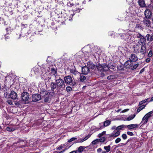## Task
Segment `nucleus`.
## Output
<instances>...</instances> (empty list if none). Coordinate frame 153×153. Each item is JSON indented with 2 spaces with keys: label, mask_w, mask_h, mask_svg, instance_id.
Instances as JSON below:
<instances>
[{
  "label": "nucleus",
  "mask_w": 153,
  "mask_h": 153,
  "mask_svg": "<svg viewBox=\"0 0 153 153\" xmlns=\"http://www.w3.org/2000/svg\"><path fill=\"white\" fill-rule=\"evenodd\" d=\"M81 9H80V8H77V10H75V9H74V10L75 11H76V12H80V10H81Z\"/></svg>",
  "instance_id": "52"
},
{
  "label": "nucleus",
  "mask_w": 153,
  "mask_h": 153,
  "mask_svg": "<svg viewBox=\"0 0 153 153\" xmlns=\"http://www.w3.org/2000/svg\"><path fill=\"white\" fill-rule=\"evenodd\" d=\"M122 138L124 140L126 139L127 137V135L126 134H122Z\"/></svg>",
  "instance_id": "41"
},
{
  "label": "nucleus",
  "mask_w": 153,
  "mask_h": 153,
  "mask_svg": "<svg viewBox=\"0 0 153 153\" xmlns=\"http://www.w3.org/2000/svg\"><path fill=\"white\" fill-rule=\"evenodd\" d=\"M133 47L134 49V51L135 53H140V47L138 44H136L134 45Z\"/></svg>",
  "instance_id": "17"
},
{
  "label": "nucleus",
  "mask_w": 153,
  "mask_h": 153,
  "mask_svg": "<svg viewBox=\"0 0 153 153\" xmlns=\"http://www.w3.org/2000/svg\"><path fill=\"white\" fill-rule=\"evenodd\" d=\"M144 71V68L142 69L141 70V71H140V74H141V73H142V72H143Z\"/></svg>",
  "instance_id": "62"
},
{
  "label": "nucleus",
  "mask_w": 153,
  "mask_h": 153,
  "mask_svg": "<svg viewBox=\"0 0 153 153\" xmlns=\"http://www.w3.org/2000/svg\"><path fill=\"white\" fill-rule=\"evenodd\" d=\"M138 125L137 124H132L126 126V128H128L129 130H131L134 128H137Z\"/></svg>",
  "instance_id": "18"
},
{
  "label": "nucleus",
  "mask_w": 153,
  "mask_h": 153,
  "mask_svg": "<svg viewBox=\"0 0 153 153\" xmlns=\"http://www.w3.org/2000/svg\"><path fill=\"white\" fill-rule=\"evenodd\" d=\"M129 60L133 62H135L138 60V58L137 55L135 54H132L129 58Z\"/></svg>",
  "instance_id": "14"
},
{
  "label": "nucleus",
  "mask_w": 153,
  "mask_h": 153,
  "mask_svg": "<svg viewBox=\"0 0 153 153\" xmlns=\"http://www.w3.org/2000/svg\"><path fill=\"white\" fill-rule=\"evenodd\" d=\"M102 150V149L101 148H99L97 150V152L98 153H101Z\"/></svg>",
  "instance_id": "51"
},
{
  "label": "nucleus",
  "mask_w": 153,
  "mask_h": 153,
  "mask_svg": "<svg viewBox=\"0 0 153 153\" xmlns=\"http://www.w3.org/2000/svg\"><path fill=\"white\" fill-rule=\"evenodd\" d=\"M40 94L41 95V99L43 100L45 102H48L49 99V95L50 93L46 91H43L41 92Z\"/></svg>",
  "instance_id": "8"
},
{
  "label": "nucleus",
  "mask_w": 153,
  "mask_h": 153,
  "mask_svg": "<svg viewBox=\"0 0 153 153\" xmlns=\"http://www.w3.org/2000/svg\"><path fill=\"white\" fill-rule=\"evenodd\" d=\"M91 136V135L90 134H88L87 136H86L84 139H82V141L83 142L87 139H88V138H89Z\"/></svg>",
  "instance_id": "39"
},
{
  "label": "nucleus",
  "mask_w": 153,
  "mask_h": 153,
  "mask_svg": "<svg viewBox=\"0 0 153 153\" xmlns=\"http://www.w3.org/2000/svg\"><path fill=\"white\" fill-rule=\"evenodd\" d=\"M7 102L10 105H13V103L12 101L10 100H8L7 101Z\"/></svg>",
  "instance_id": "46"
},
{
  "label": "nucleus",
  "mask_w": 153,
  "mask_h": 153,
  "mask_svg": "<svg viewBox=\"0 0 153 153\" xmlns=\"http://www.w3.org/2000/svg\"><path fill=\"white\" fill-rule=\"evenodd\" d=\"M153 113L152 111H151L146 114L144 116L147 119H149L151 116L152 114Z\"/></svg>",
  "instance_id": "26"
},
{
  "label": "nucleus",
  "mask_w": 153,
  "mask_h": 153,
  "mask_svg": "<svg viewBox=\"0 0 153 153\" xmlns=\"http://www.w3.org/2000/svg\"><path fill=\"white\" fill-rule=\"evenodd\" d=\"M153 54L152 51V50H150L148 54V56L149 57H150L152 56Z\"/></svg>",
  "instance_id": "36"
},
{
  "label": "nucleus",
  "mask_w": 153,
  "mask_h": 153,
  "mask_svg": "<svg viewBox=\"0 0 153 153\" xmlns=\"http://www.w3.org/2000/svg\"><path fill=\"white\" fill-rule=\"evenodd\" d=\"M125 128H126V126L122 125L118 126L112 133L108 135V137L114 138L119 136L120 134V131L124 129Z\"/></svg>",
  "instance_id": "4"
},
{
  "label": "nucleus",
  "mask_w": 153,
  "mask_h": 153,
  "mask_svg": "<svg viewBox=\"0 0 153 153\" xmlns=\"http://www.w3.org/2000/svg\"><path fill=\"white\" fill-rule=\"evenodd\" d=\"M135 117V115L130 116L127 117V120L128 121L131 120L133 119Z\"/></svg>",
  "instance_id": "27"
},
{
  "label": "nucleus",
  "mask_w": 153,
  "mask_h": 153,
  "mask_svg": "<svg viewBox=\"0 0 153 153\" xmlns=\"http://www.w3.org/2000/svg\"><path fill=\"white\" fill-rule=\"evenodd\" d=\"M150 61V59L149 58H147L146 59V62L147 63L149 62Z\"/></svg>",
  "instance_id": "53"
},
{
  "label": "nucleus",
  "mask_w": 153,
  "mask_h": 153,
  "mask_svg": "<svg viewBox=\"0 0 153 153\" xmlns=\"http://www.w3.org/2000/svg\"><path fill=\"white\" fill-rule=\"evenodd\" d=\"M115 78V76L114 75H110L107 77L108 79H113Z\"/></svg>",
  "instance_id": "37"
},
{
  "label": "nucleus",
  "mask_w": 153,
  "mask_h": 153,
  "mask_svg": "<svg viewBox=\"0 0 153 153\" xmlns=\"http://www.w3.org/2000/svg\"><path fill=\"white\" fill-rule=\"evenodd\" d=\"M66 150V149H65L59 152L58 153H63V152H64L65 151V150Z\"/></svg>",
  "instance_id": "63"
},
{
  "label": "nucleus",
  "mask_w": 153,
  "mask_h": 153,
  "mask_svg": "<svg viewBox=\"0 0 153 153\" xmlns=\"http://www.w3.org/2000/svg\"><path fill=\"white\" fill-rule=\"evenodd\" d=\"M97 69L99 71V74H100L101 76H104V74L102 72H105L109 70H112V71H114L116 70V66L115 64L113 63L110 64L109 65H107L105 64L102 65H99L97 66ZM111 71H112L111 70Z\"/></svg>",
  "instance_id": "1"
},
{
  "label": "nucleus",
  "mask_w": 153,
  "mask_h": 153,
  "mask_svg": "<svg viewBox=\"0 0 153 153\" xmlns=\"http://www.w3.org/2000/svg\"><path fill=\"white\" fill-rule=\"evenodd\" d=\"M116 126H112L111 128V129L112 130H115L116 129Z\"/></svg>",
  "instance_id": "56"
},
{
  "label": "nucleus",
  "mask_w": 153,
  "mask_h": 153,
  "mask_svg": "<svg viewBox=\"0 0 153 153\" xmlns=\"http://www.w3.org/2000/svg\"><path fill=\"white\" fill-rule=\"evenodd\" d=\"M106 133V131H103L102 132H101L98 135L97 137H98L100 138L102 136L104 135V134H105Z\"/></svg>",
  "instance_id": "28"
},
{
  "label": "nucleus",
  "mask_w": 153,
  "mask_h": 153,
  "mask_svg": "<svg viewBox=\"0 0 153 153\" xmlns=\"http://www.w3.org/2000/svg\"><path fill=\"white\" fill-rule=\"evenodd\" d=\"M51 73L53 75V76L55 77V76H56L55 74L56 73V71L53 68H51Z\"/></svg>",
  "instance_id": "35"
},
{
  "label": "nucleus",
  "mask_w": 153,
  "mask_h": 153,
  "mask_svg": "<svg viewBox=\"0 0 153 153\" xmlns=\"http://www.w3.org/2000/svg\"><path fill=\"white\" fill-rule=\"evenodd\" d=\"M50 80V78L49 77L46 78V79H45V81L46 84H47V83Z\"/></svg>",
  "instance_id": "48"
},
{
  "label": "nucleus",
  "mask_w": 153,
  "mask_h": 153,
  "mask_svg": "<svg viewBox=\"0 0 153 153\" xmlns=\"http://www.w3.org/2000/svg\"><path fill=\"white\" fill-rule=\"evenodd\" d=\"M54 79L56 82H52L50 85L52 90H54L56 88L58 89H60L65 88V85L64 80L59 77L58 78L57 76H55Z\"/></svg>",
  "instance_id": "2"
},
{
  "label": "nucleus",
  "mask_w": 153,
  "mask_h": 153,
  "mask_svg": "<svg viewBox=\"0 0 153 153\" xmlns=\"http://www.w3.org/2000/svg\"><path fill=\"white\" fill-rule=\"evenodd\" d=\"M41 99V95L35 94L32 96V100L33 102H36Z\"/></svg>",
  "instance_id": "11"
},
{
  "label": "nucleus",
  "mask_w": 153,
  "mask_h": 153,
  "mask_svg": "<svg viewBox=\"0 0 153 153\" xmlns=\"http://www.w3.org/2000/svg\"><path fill=\"white\" fill-rule=\"evenodd\" d=\"M82 74H87L89 72V69L88 66H85L82 67Z\"/></svg>",
  "instance_id": "15"
},
{
  "label": "nucleus",
  "mask_w": 153,
  "mask_h": 153,
  "mask_svg": "<svg viewBox=\"0 0 153 153\" xmlns=\"http://www.w3.org/2000/svg\"><path fill=\"white\" fill-rule=\"evenodd\" d=\"M153 101V97H152L151 98V100L149 101V102H151Z\"/></svg>",
  "instance_id": "64"
},
{
  "label": "nucleus",
  "mask_w": 153,
  "mask_h": 153,
  "mask_svg": "<svg viewBox=\"0 0 153 153\" xmlns=\"http://www.w3.org/2000/svg\"><path fill=\"white\" fill-rule=\"evenodd\" d=\"M21 97L22 101L25 104L29 102L28 100L30 99V95L27 92H24L21 94Z\"/></svg>",
  "instance_id": "7"
},
{
  "label": "nucleus",
  "mask_w": 153,
  "mask_h": 153,
  "mask_svg": "<svg viewBox=\"0 0 153 153\" xmlns=\"http://www.w3.org/2000/svg\"><path fill=\"white\" fill-rule=\"evenodd\" d=\"M99 65V64H98V65ZM87 66L88 67V68H89V69H95V70H96V68L97 69V70H98V69H97V65L96 66L95 65H94L91 62H88L87 64ZM97 71H98V70H97Z\"/></svg>",
  "instance_id": "13"
},
{
  "label": "nucleus",
  "mask_w": 153,
  "mask_h": 153,
  "mask_svg": "<svg viewBox=\"0 0 153 153\" xmlns=\"http://www.w3.org/2000/svg\"><path fill=\"white\" fill-rule=\"evenodd\" d=\"M138 2L140 7H146L144 0H138Z\"/></svg>",
  "instance_id": "20"
},
{
  "label": "nucleus",
  "mask_w": 153,
  "mask_h": 153,
  "mask_svg": "<svg viewBox=\"0 0 153 153\" xmlns=\"http://www.w3.org/2000/svg\"><path fill=\"white\" fill-rule=\"evenodd\" d=\"M91 136V135L90 134H88L87 136H86L84 139H82V141L83 142L87 139H88V138H89Z\"/></svg>",
  "instance_id": "38"
},
{
  "label": "nucleus",
  "mask_w": 153,
  "mask_h": 153,
  "mask_svg": "<svg viewBox=\"0 0 153 153\" xmlns=\"http://www.w3.org/2000/svg\"><path fill=\"white\" fill-rule=\"evenodd\" d=\"M124 33H120V36L121 39L127 43L131 44L134 41V37L132 36V32L129 30H124Z\"/></svg>",
  "instance_id": "3"
},
{
  "label": "nucleus",
  "mask_w": 153,
  "mask_h": 153,
  "mask_svg": "<svg viewBox=\"0 0 153 153\" xmlns=\"http://www.w3.org/2000/svg\"><path fill=\"white\" fill-rule=\"evenodd\" d=\"M121 139L120 137H118L115 140V143H118L121 141Z\"/></svg>",
  "instance_id": "44"
},
{
  "label": "nucleus",
  "mask_w": 153,
  "mask_h": 153,
  "mask_svg": "<svg viewBox=\"0 0 153 153\" xmlns=\"http://www.w3.org/2000/svg\"><path fill=\"white\" fill-rule=\"evenodd\" d=\"M135 28L141 30L143 28L139 24H136Z\"/></svg>",
  "instance_id": "31"
},
{
  "label": "nucleus",
  "mask_w": 153,
  "mask_h": 153,
  "mask_svg": "<svg viewBox=\"0 0 153 153\" xmlns=\"http://www.w3.org/2000/svg\"><path fill=\"white\" fill-rule=\"evenodd\" d=\"M117 69L119 70H121L123 68H122V67L120 66L117 67Z\"/></svg>",
  "instance_id": "60"
},
{
  "label": "nucleus",
  "mask_w": 153,
  "mask_h": 153,
  "mask_svg": "<svg viewBox=\"0 0 153 153\" xmlns=\"http://www.w3.org/2000/svg\"><path fill=\"white\" fill-rule=\"evenodd\" d=\"M99 142V139H96V140H94L92 142V143L93 144L95 145L97 144Z\"/></svg>",
  "instance_id": "30"
},
{
  "label": "nucleus",
  "mask_w": 153,
  "mask_h": 153,
  "mask_svg": "<svg viewBox=\"0 0 153 153\" xmlns=\"http://www.w3.org/2000/svg\"><path fill=\"white\" fill-rule=\"evenodd\" d=\"M128 110H129V109H124L122 111V113H124V112H127L128 111Z\"/></svg>",
  "instance_id": "54"
},
{
  "label": "nucleus",
  "mask_w": 153,
  "mask_h": 153,
  "mask_svg": "<svg viewBox=\"0 0 153 153\" xmlns=\"http://www.w3.org/2000/svg\"><path fill=\"white\" fill-rule=\"evenodd\" d=\"M143 23L146 26L149 27L150 25V20L148 19L144 20L143 21Z\"/></svg>",
  "instance_id": "21"
},
{
  "label": "nucleus",
  "mask_w": 153,
  "mask_h": 153,
  "mask_svg": "<svg viewBox=\"0 0 153 153\" xmlns=\"http://www.w3.org/2000/svg\"><path fill=\"white\" fill-rule=\"evenodd\" d=\"M149 99H147L146 100H142L140 102L139 104L140 105H141L143 103H145L147 101V100Z\"/></svg>",
  "instance_id": "43"
},
{
  "label": "nucleus",
  "mask_w": 153,
  "mask_h": 153,
  "mask_svg": "<svg viewBox=\"0 0 153 153\" xmlns=\"http://www.w3.org/2000/svg\"><path fill=\"white\" fill-rule=\"evenodd\" d=\"M72 89V88L70 86H68L66 88V91L68 92L71 91Z\"/></svg>",
  "instance_id": "45"
},
{
  "label": "nucleus",
  "mask_w": 153,
  "mask_h": 153,
  "mask_svg": "<svg viewBox=\"0 0 153 153\" xmlns=\"http://www.w3.org/2000/svg\"><path fill=\"white\" fill-rule=\"evenodd\" d=\"M148 120V119L144 116L142 119L141 123H142V125H144L147 123Z\"/></svg>",
  "instance_id": "22"
},
{
  "label": "nucleus",
  "mask_w": 153,
  "mask_h": 153,
  "mask_svg": "<svg viewBox=\"0 0 153 153\" xmlns=\"http://www.w3.org/2000/svg\"><path fill=\"white\" fill-rule=\"evenodd\" d=\"M84 149V147L82 146H80L78 148V150H76L77 153H79L82 152Z\"/></svg>",
  "instance_id": "23"
},
{
  "label": "nucleus",
  "mask_w": 153,
  "mask_h": 153,
  "mask_svg": "<svg viewBox=\"0 0 153 153\" xmlns=\"http://www.w3.org/2000/svg\"><path fill=\"white\" fill-rule=\"evenodd\" d=\"M104 149L105 150L106 152L107 153L110 150L111 146L110 145H108L107 146H105L104 147Z\"/></svg>",
  "instance_id": "25"
},
{
  "label": "nucleus",
  "mask_w": 153,
  "mask_h": 153,
  "mask_svg": "<svg viewBox=\"0 0 153 153\" xmlns=\"http://www.w3.org/2000/svg\"><path fill=\"white\" fill-rule=\"evenodd\" d=\"M82 142H83L82 141V140L80 139V140H77L76 141H75L74 142V143H82Z\"/></svg>",
  "instance_id": "49"
},
{
  "label": "nucleus",
  "mask_w": 153,
  "mask_h": 153,
  "mask_svg": "<svg viewBox=\"0 0 153 153\" xmlns=\"http://www.w3.org/2000/svg\"><path fill=\"white\" fill-rule=\"evenodd\" d=\"M150 36L149 34H147L146 36V37L147 38V41H150Z\"/></svg>",
  "instance_id": "50"
},
{
  "label": "nucleus",
  "mask_w": 153,
  "mask_h": 153,
  "mask_svg": "<svg viewBox=\"0 0 153 153\" xmlns=\"http://www.w3.org/2000/svg\"><path fill=\"white\" fill-rule=\"evenodd\" d=\"M141 45V47L140 50V52L142 54L145 55L146 52V45Z\"/></svg>",
  "instance_id": "19"
},
{
  "label": "nucleus",
  "mask_w": 153,
  "mask_h": 153,
  "mask_svg": "<svg viewBox=\"0 0 153 153\" xmlns=\"http://www.w3.org/2000/svg\"><path fill=\"white\" fill-rule=\"evenodd\" d=\"M77 139L76 137H73L71 139H70V140H68V142L69 143H70L72 141H74L76 140Z\"/></svg>",
  "instance_id": "42"
},
{
  "label": "nucleus",
  "mask_w": 153,
  "mask_h": 153,
  "mask_svg": "<svg viewBox=\"0 0 153 153\" xmlns=\"http://www.w3.org/2000/svg\"><path fill=\"white\" fill-rule=\"evenodd\" d=\"M139 65L138 63L134 64L133 62L129 60L125 63L124 65L125 67L126 68H129L131 70H133L136 69L138 67Z\"/></svg>",
  "instance_id": "5"
},
{
  "label": "nucleus",
  "mask_w": 153,
  "mask_h": 153,
  "mask_svg": "<svg viewBox=\"0 0 153 153\" xmlns=\"http://www.w3.org/2000/svg\"><path fill=\"white\" fill-rule=\"evenodd\" d=\"M86 78V77L83 75H80L79 78V81L81 82H84L85 81Z\"/></svg>",
  "instance_id": "24"
},
{
  "label": "nucleus",
  "mask_w": 153,
  "mask_h": 153,
  "mask_svg": "<svg viewBox=\"0 0 153 153\" xmlns=\"http://www.w3.org/2000/svg\"><path fill=\"white\" fill-rule=\"evenodd\" d=\"M105 140V138L104 137H101L100 139H99V142H103Z\"/></svg>",
  "instance_id": "33"
},
{
  "label": "nucleus",
  "mask_w": 153,
  "mask_h": 153,
  "mask_svg": "<svg viewBox=\"0 0 153 153\" xmlns=\"http://www.w3.org/2000/svg\"><path fill=\"white\" fill-rule=\"evenodd\" d=\"M62 148H63L62 146H59L57 148V149L58 150H60Z\"/></svg>",
  "instance_id": "55"
},
{
  "label": "nucleus",
  "mask_w": 153,
  "mask_h": 153,
  "mask_svg": "<svg viewBox=\"0 0 153 153\" xmlns=\"http://www.w3.org/2000/svg\"><path fill=\"white\" fill-rule=\"evenodd\" d=\"M146 106L145 105H143L140 107L137 110L138 112H139L141 110L143 109Z\"/></svg>",
  "instance_id": "29"
},
{
  "label": "nucleus",
  "mask_w": 153,
  "mask_h": 153,
  "mask_svg": "<svg viewBox=\"0 0 153 153\" xmlns=\"http://www.w3.org/2000/svg\"><path fill=\"white\" fill-rule=\"evenodd\" d=\"M10 97L13 100L16 99L17 97V95L16 93L14 91H12L11 92L9 95Z\"/></svg>",
  "instance_id": "16"
},
{
  "label": "nucleus",
  "mask_w": 153,
  "mask_h": 153,
  "mask_svg": "<svg viewBox=\"0 0 153 153\" xmlns=\"http://www.w3.org/2000/svg\"><path fill=\"white\" fill-rule=\"evenodd\" d=\"M153 40V35H151L150 38V41H151Z\"/></svg>",
  "instance_id": "57"
},
{
  "label": "nucleus",
  "mask_w": 153,
  "mask_h": 153,
  "mask_svg": "<svg viewBox=\"0 0 153 153\" xmlns=\"http://www.w3.org/2000/svg\"><path fill=\"white\" fill-rule=\"evenodd\" d=\"M7 130L8 131H13L10 129V127H8L7 128Z\"/></svg>",
  "instance_id": "58"
},
{
  "label": "nucleus",
  "mask_w": 153,
  "mask_h": 153,
  "mask_svg": "<svg viewBox=\"0 0 153 153\" xmlns=\"http://www.w3.org/2000/svg\"><path fill=\"white\" fill-rule=\"evenodd\" d=\"M64 80L65 81L66 83L68 84L72 83L73 86H74L75 84V83L72 82L73 79L72 77L70 76H65L64 78Z\"/></svg>",
  "instance_id": "10"
},
{
  "label": "nucleus",
  "mask_w": 153,
  "mask_h": 153,
  "mask_svg": "<svg viewBox=\"0 0 153 153\" xmlns=\"http://www.w3.org/2000/svg\"><path fill=\"white\" fill-rule=\"evenodd\" d=\"M127 134L128 135H129L131 136H132L134 135V134L132 132L130 131H127Z\"/></svg>",
  "instance_id": "47"
},
{
  "label": "nucleus",
  "mask_w": 153,
  "mask_h": 153,
  "mask_svg": "<svg viewBox=\"0 0 153 153\" xmlns=\"http://www.w3.org/2000/svg\"><path fill=\"white\" fill-rule=\"evenodd\" d=\"M91 136V135L90 134H88L87 136H86L84 139H82V141L83 142L87 139H88V138H89Z\"/></svg>",
  "instance_id": "40"
},
{
  "label": "nucleus",
  "mask_w": 153,
  "mask_h": 153,
  "mask_svg": "<svg viewBox=\"0 0 153 153\" xmlns=\"http://www.w3.org/2000/svg\"><path fill=\"white\" fill-rule=\"evenodd\" d=\"M111 123V122L109 120H106L103 122V124L102 123H100L99 126L97 127L95 129L96 131H98L102 129L105 127H107Z\"/></svg>",
  "instance_id": "9"
},
{
  "label": "nucleus",
  "mask_w": 153,
  "mask_h": 153,
  "mask_svg": "<svg viewBox=\"0 0 153 153\" xmlns=\"http://www.w3.org/2000/svg\"><path fill=\"white\" fill-rule=\"evenodd\" d=\"M152 13L149 10L146 9L144 11V15L147 19L150 18L152 16Z\"/></svg>",
  "instance_id": "12"
},
{
  "label": "nucleus",
  "mask_w": 153,
  "mask_h": 153,
  "mask_svg": "<svg viewBox=\"0 0 153 153\" xmlns=\"http://www.w3.org/2000/svg\"><path fill=\"white\" fill-rule=\"evenodd\" d=\"M123 48L121 47H119L118 48L119 50L121 51V52H122V51H121L122 49Z\"/></svg>",
  "instance_id": "61"
},
{
  "label": "nucleus",
  "mask_w": 153,
  "mask_h": 153,
  "mask_svg": "<svg viewBox=\"0 0 153 153\" xmlns=\"http://www.w3.org/2000/svg\"><path fill=\"white\" fill-rule=\"evenodd\" d=\"M126 1L128 2L129 4L132 3V0H126Z\"/></svg>",
  "instance_id": "59"
},
{
  "label": "nucleus",
  "mask_w": 153,
  "mask_h": 153,
  "mask_svg": "<svg viewBox=\"0 0 153 153\" xmlns=\"http://www.w3.org/2000/svg\"><path fill=\"white\" fill-rule=\"evenodd\" d=\"M135 37L138 39V43L140 45H146V39L141 34L139 33H136L134 34Z\"/></svg>",
  "instance_id": "6"
},
{
  "label": "nucleus",
  "mask_w": 153,
  "mask_h": 153,
  "mask_svg": "<svg viewBox=\"0 0 153 153\" xmlns=\"http://www.w3.org/2000/svg\"><path fill=\"white\" fill-rule=\"evenodd\" d=\"M71 72L74 75H77L79 74V72L74 70H71Z\"/></svg>",
  "instance_id": "32"
},
{
  "label": "nucleus",
  "mask_w": 153,
  "mask_h": 153,
  "mask_svg": "<svg viewBox=\"0 0 153 153\" xmlns=\"http://www.w3.org/2000/svg\"><path fill=\"white\" fill-rule=\"evenodd\" d=\"M39 69L36 68H33V71L35 74H38L39 72Z\"/></svg>",
  "instance_id": "34"
}]
</instances>
